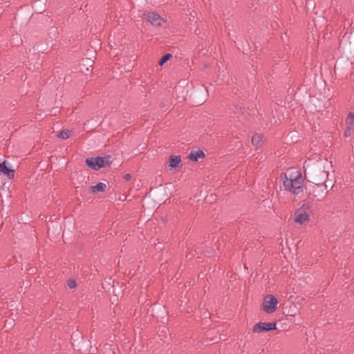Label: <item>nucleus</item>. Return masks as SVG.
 Returning <instances> with one entry per match:
<instances>
[{
    "label": "nucleus",
    "mask_w": 354,
    "mask_h": 354,
    "mask_svg": "<svg viewBox=\"0 0 354 354\" xmlns=\"http://www.w3.org/2000/svg\"><path fill=\"white\" fill-rule=\"evenodd\" d=\"M305 176L308 181L314 185H323L326 183L328 173L320 165H315L308 169H305Z\"/></svg>",
    "instance_id": "1"
},
{
    "label": "nucleus",
    "mask_w": 354,
    "mask_h": 354,
    "mask_svg": "<svg viewBox=\"0 0 354 354\" xmlns=\"http://www.w3.org/2000/svg\"><path fill=\"white\" fill-rule=\"evenodd\" d=\"M281 178L286 190L297 195L303 191V179L301 174H298L294 178L290 177L289 178L286 174L283 173L281 175Z\"/></svg>",
    "instance_id": "2"
},
{
    "label": "nucleus",
    "mask_w": 354,
    "mask_h": 354,
    "mask_svg": "<svg viewBox=\"0 0 354 354\" xmlns=\"http://www.w3.org/2000/svg\"><path fill=\"white\" fill-rule=\"evenodd\" d=\"M85 162L88 167L95 171L110 165V162L106 157L88 158L86 159Z\"/></svg>",
    "instance_id": "3"
},
{
    "label": "nucleus",
    "mask_w": 354,
    "mask_h": 354,
    "mask_svg": "<svg viewBox=\"0 0 354 354\" xmlns=\"http://www.w3.org/2000/svg\"><path fill=\"white\" fill-rule=\"evenodd\" d=\"M326 189L327 185L325 183L323 185H314L313 192L309 193L310 198L313 201H322L327 194Z\"/></svg>",
    "instance_id": "4"
},
{
    "label": "nucleus",
    "mask_w": 354,
    "mask_h": 354,
    "mask_svg": "<svg viewBox=\"0 0 354 354\" xmlns=\"http://www.w3.org/2000/svg\"><path fill=\"white\" fill-rule=\"evenodd\" d=\"M279 301L272 295L265 297L263 303V310L266 313L271 314L276 311Z\"/></svg>",
    "instance_id": "5"
},
{
    "label": "nucleus",
    "mask_w": 354,
    "mask_h": 354,
    "mask_svg": "<svg viewBox=\"0 0 354 354\" xmlns=\"http://www.w3.org/2000/svg\"><path fill=\"white\" fill-rule=\"evenodd\" d=\"M276 328V323L274 322H259L253 326L252 332L254 333H258L263 331L272 330Z\"/></svg>",
    "instance_id": "6"
},
{
    "label": "nucleus",
    "mask_w": 354,
    "mask_h": 354,
    "mask_svg": "<svg viewBox=\"0 0 354 354\" xmlns=\"http://www.w3.org/2000/svg\"><path fill=\"white\" fill-rule=\"evenodd\" d=\"M145 19L153 26H161L162 23L164 21L163 18L160 15L153 12L144 13Z\"/></svg>",
    "instance_id": "7"
},
{
    "label": "nucleus",
    "mask_w": 354,
    "mask_h": 354,
    "mask_svg": "<svg viewBox=\"0 0 354 354\" xmlns=\"http://www.w3.org/2000/svg\"><path fill=\"white\" fill-rule=\"evenodd\" d=\"M295 222L300 225L304 223L306 221H310L309 214L303 209V207L300 209L295 210L294 214Z\"/></svg>",
    "instance_id": "8"
},
{
    "label": "nucleus",
    "mask_w": 354,
    "mask_h": 354,
    "mask_svg": "<svg viewBox=\"0 0 354 354\" xmlns=\"http://www.w3.org/2000/svg\"><path fill=\"white\" fill-rule=\"evenodd\" d=\"M0 174L6 176L9 179L13 178L15 176V170L9 169L6 161L0 162Z\"/></svg>",
    "instance_id": "9"
},
{
    "label": "nucleus",
    "mask_w": 354,
    "mask_h": 354,
    "mask_svg": "<svg viewBox=\"0 0 354 354\" xmlns=\"http://www.w3.org/2000/svg\"><path fill=\"white\" fill-rule=\"evenodd\" d=\"M106 188V185L104 183H98L97 185L94 186H91L89 192L93 194H95L98 192H104Z\"/></svg>",
    "instance_id": "10"
},
{
    "label": "nucleus",
    "mask_w": 354,
    "mask_h": 354,
    "mask_svg": "<svg viewBox=\"0 0 354 354\" xmlns=\"http://www.w3.org/2000/svg\"><path fill=\"white\" fill-rule=\"evenodd\" d=\"M189 159L192 160V161H194V162H196L198 161V160L199 158H203L205 157V153L203 151L201 150H197V151H191V153L189 154Z\"/></svg>",
    "instance_id": "11"
},
{
    "label": "nucleus",
    "mask_w": 354,
    "mask_h": 354,
    "mask_svg": "<svg viewBox=\"0 0 354 354\" xmlns=\"http://www.w3.org/2000/svg\"><path fill=\"white\" fill-rule=\"evenodd\" d=\"M181 162L180 156H171L169 160V167L171 168L177 167Z\"/></svg>",
    "instance_id": "12"
},
{
    "label": "nucleus",
    "mask_w": 354,
    "mask_h": 354,
    "mask_svg": "<svg viewBox=\"0 0 354 354\" xmlns=\"http://www.w3.org/2000/svg\"><path fill=\"white\" fill-rule=\"evenodd\" d=\"M346 127L354 129V113L350 112L346 119Z\"/></svg>",
    "instance_id": "13"
},
{
    "label": "nucleus",
    "mask_w": 354,
    "mask_h": 354,
    "mask_svg": "<svg viewBox=\"0 0 354 354\" xmlns=\"http://www.w3.org/2000/svg\"><path fill=\"white\" fill-rule=\"evenodd\" d=\"M262 141V136L261 134H254L252 138V143L254 146L258 147Z\"/></svg>",
    "instance_id": "14"
},
{
    "label": "nucleus",
    "mask_w": 354,
    "mask_h": 354,
    "mask_svg": "<svg viewBox=\"0 0 354 354\" xmlns=\"http://www.w3.org/2000/svg\"><path fill=\"white\" fill-rule=\"evenodd\" d=\"M171 57V55L167 53L164 55L159 60L158 64L162 66L166 62H167Z\"/></svg>",
    "instance_id": "15"
},
{
    "label": "nucleus",
    "mask_w": 354,
    "mask_h": 354,
    "mask_svg": "<svg viewBox=\"0 0 354 354\" xmlns=\"http://www.w3.org/2000/svg\"><path fill=\"white\" fill-rule=\"evenodd\" d=\"M69 137V132L68 131H62L58 134V138L61 139H66Z\"/></svg>",
    "instance_id": "16"
},
{
    "label": "nucleus",
    "mask_w": 354,
    "mask_h": 354,
    "mask_svg": "<svg viewBox=\"0 0 354 354\" xmlns=\"http://www.w3.org/2000/svg\"><path fill=\"white\" fill-rule=\"evenodd\" d=\"M67 286L70 289H73L76 286V282L74 280H68L67 281Z\"/></svg>",
    "instance_id": "17"
},
{
    "label": "nucleus",
    "mask_w": 354,
    "mask_h": 354,
    "mask_svg": "<svg viewBox=\"0 0 354 354\" xmlns=\"http://www.w3.org/2000/svg\"><path fill=\"white\" fill-rule=\"evenodd\" d=\"M354 129L353 128H348V127H346V129L344 131V136L346 137H348L351 136L352 131H353Z\"/></svg>",
    "instance_id": "18"
},
{
    "label": "nucleus",
    "mask_w": 354,
    "mask_h": 354,
    "mask_svg": "<svg viewBox=\"0 0 354 354\" xmlns=\"http://www.w3.org/2000/svg\"><path fill=\"white\" fill-rule=\"evenodd\" d=\"M124 178L127 181H128V180H129L131 178V174H125V175H124Z\"/></svg>",
    "instance_id": "19"
}]
</instances>
